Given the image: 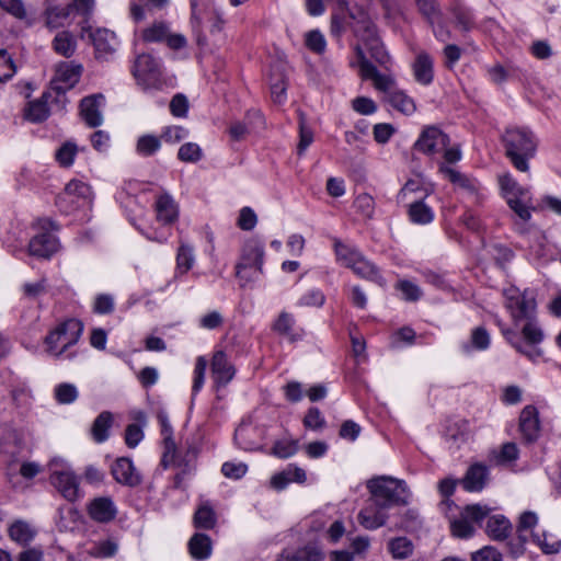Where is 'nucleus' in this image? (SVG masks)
Wrapping results in <instances>:
<instances>
[{
    "instance_id": "3",
    "label": "nucleus",
    "mask_w": 561,
    "mask_h": 561,
    "mask_svg": "<svg viewBox=\"0 0 561 561\" xmlns=\"http://www.w3.org/2000/svg\"><path fill=\"white\" fill-rule=\"evenodd\" d=\"M82 331L83 323L78 318H67L45 337L48 354L61 358L78 342Z\"/></svg>"
},
{
    "instance_id": "29",
    "label": "nucleus",
    "mask_w": 561,
    "mask_h": 561,
    "mask_svg": "<svg viewBox=\"0 0 561 561\" xmlns=\"http://www.w3.org/2000/svg\"><path fill=\"white\" fill-rule=\"evenodd\" d=\"M414 76L417 82L430 84L433 80V61L426 54H420L413 65Z\"/></svg>"
},
{
    "instance_id": "16",
    "label": "nucleus",
    "mask_w": 561,
    "mask_h": 561,
    "mask_svg": "<svg viewBox=\"0 0 561 561\" xmlns=\"http://www.w3.org/2000/svg\"><path fill=\"white\" fill-rule=\"evenodd\" d=\"M264 260V247L255 239L248 240L241 250L240 260L237 264L248 267L262 268Z\"/></svg>"
},
{
    "instance_id": "54",
    "label": "nucleus",
    "mask_w": 561,
    "mask_h": 561,
    "mask_svg": "<svg viewBox=\"0 0 561 561\" xmlns=\"http://www.w3.org/2000/svg\"><path fill=\"white\" fill-rule=\"evenodd\" d=\"M298 450L297 442L279 440L273 446L272 454L278 458H288Z\"/></svg>"
},
{
    "instance_id": "45",
    "label": "nucleus",
    "mask_w": 561,
    "mask_h": 561,
    "mask_svg": "<svg viewBox=\"0 0 561 561\" xmlns=\"http://www.w3.org/2000/svg\"><path fill=\"white\" fill-rule=\"evenodd\" d=\"M365 46L367 47L371 58L375 59L376 62L383 67L388 66V64L390 62V56L385 50V47L378 37L366 43Z\"/></svg>"
},
{
    "instance_id": "46",
    "label": "nucleus",
    "mask_w": 561,
    "mask_h": 561,
    "mask_svg": "<svg viewBox=\"0 0 561 561\" xmlns=\"http://www.w3.org/2000/svg\"><path fill=\"white\" fill-rule=\"evenodd\" d=\"M534 541L540 547L543 553H558L561 548V541L554 538H548L546 533L533 534Z\"/></svg>"
},
{
    "instance_id": "59",
    "label": "nucleus",
    "mask_w": 561,
    "mask_h": 561,
    "mask_svg": "<svg viewBox=\"0 0 561 561\" xmlns=\"http://www.w3.org/2000/svg\"><path fill=\"white\" fill-rule=\"evenodd\" d=\"M352 107L354 111L362 115H370L376 112V103L366 96H357L352 101Z\"/></svg>"
},
{
    "instance_id": "28",
    "label": "nucleus",
    "mask_w": 561,
    "mask_h": 561,
    "mask_svg": "<svg viewBox=\"0 0 561 561\" xmlns=\"http://www.w3.org/2000/svg\"><path fill=\"white\" fill-rule=\"evenodd\" d=\"M193 524L198 529H213L217 524V516L208 503H203L193 516Z\"/></svg>"
},
{
    "instance_id": "14",
    "label": "nucleus",
    "mask_w": 561,
    "mask_h": 561,
    "mask_svg": "<svg viewBox=\"0 0 561 561\" xmlns=\"http://www.w3.org/2000/svg\"><path fill=\"white\" fill-rule=\"evenodd\" d=\"M537 515L534 512H524L517 526V538L510 542L511 552L520 556L525 551V543L528 541L526 533L537 524Z\"/></svg>"
},
{
    "instance_id": "6",
    "label": "nucleus",
    "mask_w": 561,
    "mask_h": 561,
    "mask_svg": "<svg viewBox=\"0 0 561 561\" xmlns=\"http://www.w3.org/2000/svg\"><path fill=\"white\" fill-rule=\"evenodd\" d=\"M134 76L144 88L156 87L161 77L160 65L151 55L141 54L136 58Z\"/></svg>"
},
{
    "instance_id": "13",
    "label": "nucleus",
    "mask_w": 561,
    "mask_h": 561,
    "mask_svg": "<svg viewBox=\"0 0 561 561\" xmlns=\"http://www.w3.org/2000/svg\"><path fill=\"white\" fill-rule=\"evenodd\" d=\"M103 101V94H93L81 100L80 114L89 127L94 128L102 124L103 117L100 107Z\"/></svg>"
},
{
    "instance_id": "63",
    "label": "nucleus",
    "mask_w": 561,
    "mask_h": 561,
    "mask_svg": "<svg viewBox=\"0 0 561 561\" xmlns=\"http://www.w3.org/2000/svg\"><path fill=\"white\" fill-rule=\"evenodd\" d=\"M523 336L528 344L536 345L542 341L543 333L540 328H538L533 322H527L522 330Z\"/></svg>"
},
{
    "instance_id": "1",
    "label": "nucleus",
    "mask_w": 561,
    "mask_h": 561,
    "mask_svg": "<svg viewBox=\"0 0 561 561\" xmlns=\"http://www.w3.org/2000/svg\"><path fill=\"white\" fill-rule=\"evenodd\" d=\"M505 154L520 172L529 170L528 160L535 157L537 141L527 128H508L503 135Z\"/></svg>"
},
{
    "instance_id": "35",
    "label": "nucleus",
    "mask_w": 561,
    "mask_h": 561,
    "mask_svg": "<svg viewBox=\"0 0 561 561\" xmlns=\"http://www.w3.org/2000/svg\"><path fill=\"white\" fill-rule=\"evenodd\" d=\"M439 171L455 185L467 191L469 193H473L476 191L474 182L469 179L467 175L460 173L459 171L446 167L444 164L440 165Z\"/></svg>"
},
{
    "instance_id": "8",
    "label": "nucleus",
    "mask_w": 561,
    "mask_h": 561,
    "mask_svg": "<svg viewBox=\"0 0 561 561\" xmlns=\"http://www.w3.org/2000/svg\"><path fill=\"white\" fill-rule=\"evenodd\" d=\"M505 306L513 316H529L536 310V300L528 293H520L516 287L504 290Z\"/></svg>"
},
{
    "instance_id": "27",
    "label": "nucleus",
    "mask_w": 561,
    "mask_h": 561,
    "mask_svg": "<svg viewBox=\"0 0 561 561\" xmlns=\"http://www.w3.org/2000/svg\"><path fill=\"white\" fill-rule=\"evenodd\" d=\"M36 536V529L24 520H15L9 527V537L21 546L28 545Z\"/></svg>"
},
{
    "instance_id": "22",
    "label": "nucleus",
    "mask_w": 561,
    "mask_h": 561,
    "mask_svg": "<svg viewBox=\"0 0 561 561\" xmlns=\"http://www.w3.org/2000/svg\"><path fill=\"white\" fill-rule=\"evenodd\" d=\"M81 71V65L61 64L57 70V78L58 81L65 83L66 87L56 84L53 87V89L60 93L65 92L67 89L72 88L79 81Z\"/></svg>"
},
{
    "instance_id": "53",
    "label": "nucleus",
    "mask_w": 561,
    "mask_h": 561,
    "mask_svg": "<svg viewBox=\"0 0 561 561\" xmlns=\"http://www.w3.org/2000/svg\"><path fill=\"white\" fill-rule=\"evenodd\" d=\"M306 46L317 54H322L325 50L324 36L317 30L310 31L306 34Z\"/></svg>"
},
{
    "instance_id": "36",
    "label": "nucleus",
    "mask_w": 561,
    "mask_h": 561,
    "mask_svg": "<svg viewBox=\"0 0 561 561\" xmlns=\"http://www.w3.org/2000/svg\"><path fill=\"white\" fill-rule=\"evenodd\" d=\"M161 148V139L154 135L146 134L136 141V152L141 157H151Z\"/></svg>"
},
{
    "instance_id": "31",
    "label": "nucleus",
    "mask_w": 561,
    "mask_h": 561,
    "mask_svg": "<svg viewBox=\"0 0 561 561\" xmlns=\"http://www.w3.org/2000/svg\"><path fill=\"white\" fill-rule=\"evenodd\" d=\"M445 438L459 447L468 438V423L465 420L449 422L445 428Z\"/></svg>"
},
{
    "instance_id": "24",
    "label": "nucleus",
    "mask_w": 561,
    "mask_h": 561,
    "mask_svg": "<svg viewBox=\"0 0 561 561\" xmlns=\"http://www.w3.org/2000/svg\"><path fill=\"white\" fill-rule=\"evenodd\" d=\"M486 476V467L481 463H476L468 469L462 480V485L470 492L480 491L485 484Z\"/></svg>"
},
{
    "instance_id": "25",
    "label": "nucleus",
    "mask_w": 561,
    "mask_h": 561,
    "mask_svg": "<svg viewBox=\"0 0 561 561\" xmlns=\"http://www.w3.org/2000/svg\"><path fill=\"white\" fill-rule=\"evenodd\" d=\"M88 33L89 38L92 41L98 53H110L113 50L111 41L114 39L115 35L113 32L106 28H98L92 31L90 26H82V35Z\"/></svg>"
},
{
    "instance_id": "20",
    "label": "nucleus",
    "mask_w": 561,
    "mask_h": 561,
    "mask_svg": "<svg viewBox=\"0 0 561 561\" xmlns=\"http://www.w3.org/2000/svg\"><path fill=\"white\" fill-rule=\"evenodd\" d=\"M387 508H379L373 503L358 513L357 519L366 529H377L383 526L388 519V515L385 512Z\"/></svg>"
},
{
    "instance_id": "5",
    "label": "nucleus",
    "mask_w": 561,
    "mask_h": 561,
    "mask_svg": "<svg viewBox=\"0 0 561 561\" xmlns=\"http://www.w3.org/2000/svg\"><path fill=\"white\" fill-rule=\"evenodd\" d=\"M490 508L480 504L467 505L459 517L450 523L453 536L457 538H469L474 534V525H481V522L488 517Z\"/></svg>"
},
{
    "instance_id": "41",
    "label": "nucleus",
    "mask_w": 561,
    "mask_h": 561,
    "mask_svg": "<svg viewBox=\"0 0 561 561\" xmlns=\"http://www.w3.org/2000/svg\"><path fill=\"white\" fill-rule=\"evenodd\" d=\"M409 216L413 222L428 224L433 220V213L431 208L422 201H416L410 205Z\"/></svg>"
},
{
    "instance_id": "40",
    "label": "nucleus",
    "mask_w": 561,
    "mask_h": 561,
    "mask_svg": "<svg viewBox=\"0 0 561 561\" xmlns=\"http://www.w3.org/2000/svg\"><path fill=\"white\" fill-rule=\"evenodd\" d=\"M253 433H256L254 427L241 424L234 432L236 444L244 450H253L259 447L257 443L251 439Z\"/></svg>"
},
{
    "instance_id": "50",
    "label": "nucleus",
    "mask_w": 561,
    "mask_h": 561,
    "mask_svg": "<svg viewBox=\"0 0 561 561\" xmlns=\"http://www.w3.org/2000/svg\"><path fill=\"white\" fill-rule=\"evenodd\" d=\"M55 397L59 403L68 404L77 399L78 391L72 383H60L55 389Z\"/></svg>"
},
{
    "instance_id": "2",
    "label": "nucleus",
    "mask_w": 561,
    "mask_h": 561,
    "mask_svg": "<svg viewBox=\"0 0 561 561\" xmlns=\"http://www.w3.org/2000/svg\"><path fill=\"white\" fill-rule=\"evenodd\" d=\"M367 489L370 501L379 508L408 504L409 491L403 480L389 476L375 477L367 481Z\"/></svg>"
},
{
    "instance_id": "58",
    "label": "nucleus",
    "mask_w": 561,
    "mask_h": 561,
    "mask_svg": "<svg viewBox=\"0 0 561 561\" xmlns=\"http://www.w3.org/2000/svg\"><path fill=\"white\" fill-rule=\"evenodd\" d=\"M0 7L16 19L26 18V10L22 0H0Z\"/></svg>"
},
{
    "instance_id": "30",
    "label": "nucleus",
    "mask_w": 561,
    "mask_h": 561,
    "mask_svg": "<svg viewBox=\"0 0 561 561\" xmlns=\"http://www.w3.org/2000/svg\"><path fill=\"white\" fill-rule=\"evenodd\" d=\"M413 542L407 537L392 538L388 542V551L393 559L404 560L412 556Z\"/></svg>"
},
{
    "instance_id": "57",
    "label": "nucleus",
    "mask_w": 561,
    "mask_h": 561,
    "mask_svg": "<svg viewBox=\"0 0 561 561\" xmlns=\"http://www.w3.org/2000/svg\"><path fill=\"white\" fill-rule=\"evenodd\" d=\"M186 135L187 130L182 126H168L163 129L159 138L165 142L175 144L184 139Z\"/></svg>"
},
{
    "instance_id": "42",
    "label": "nucleus",
    "mask_w": 561,
    "mask_h": 561,
    "mask_svg": "<svg viewBox=\"0 0 561 561\" xmlns=\"http://www.w3.org/2000/svg\"><path fill=\"white\" fill-rule=\"evenodd\" d=\"M396 289L407 301H417L422 297V289L409 279H400L396 284Z\"/></svg>"
},
{
    "instance_id": "17",
    "label": "nucleus",
    "mask_w": 561,
    "mask_h": 561,
    "mask_svg": "<svg viewBox=\"0 0 561 561\" xmlns=\"http://www.w3.org/2000/svg\"><path fill=\"white\" fill-rule=\"evenodd\" d=\"M89 515L99 523H107L115 518L117 510L110 497L101 496L94 499L88 507Z\"/></svg>"
},
{
    "instance_id": "43",
    "label": "nucleus",
    "mask_w": 561,
    "mask_h": 561,
    "mask_svg": "<svg viewBox=\"0 0 561 561\" xmlns=\"http://www.w3.org/2000/svg\"><path fill=\"white\" fill-rule=\"evenodd\" d=\"M312 141L313 133L306 125L305 114L302 112H299V142L297 146V153L301 156L306 151V149L312 144Z\"/></svg>"
},
{
    "instance_id": "62",
    "label": "nucleus",
    "mask_w": 561,
    "mask_h": 561,
    "mask_svg": "<svg viewBox=\"0 0 561 561\" xmlns=\"http://www.w3.org/2000/svg\"><path fill=\"white\" fill-rule=\"evenodd\" d=\"M324 302L323 294L318 289H308L299 299V305L305 307H320Z\"/></svg>"
},
{
    "instance_id": "33",
    "label": "nucleus",
    "mask_w": 561,
    "mask_h": 561,
    "mask_svg": "<svg viewBox=\"0 0 561 561\" xmlns=\"http://www.w3.org/2000/svg\"><path fill=\"white\" fill-rule=\"evenodd\" d=\"M112 425V414L107 411H104L98 415V417L94 420L92 427H91V434L93 439L96 443H103L108 437V428Z\"/></svg>"
},
{
    "instance_id": "47",
    "label": "nucleus",
    "mask_w": 561,
    "mask_h": 561,
    "mask_svg": "<svg viewBox=\"0 0 561 561\" xmlns=\"http://www.w3.org/2000/svg\"><path fill=\"white\" fill-rule=\"evenodd\" d=\"M194 263L193 249L188 245L182 244L179 248L176 255V268L182 273H186Z\"/></svg>"
},
{
    "instance_id": "12",
    "label": "nucleus",
    "mask_w": 561,
    "mask_h": 561,
    "mask_svg": "<svg viewBox=\"0 0 561 561\" xmlns=\"http://www.w3.org/2000/svg\"><path fill=\"white\" fill-rule=\"evenodd\" d=\"M58 240L48 231L34 236L28 244V253L41 259H48L58 250Z\"/></svg>"
},
{
    "instance_id": "61",
    "label": "nucleus",
    "mask_w": 561,
    "mask_h": 561,
    "mask_svg": "<svg viewBox=\"0 0 561 561\" xmlns=\"http://www.w3.org/2000/svg\"><path fill=\"white\" fill-rule=\"evenodd\" d=\"M188 110V101L184 94H175L170 102V111L176 117H185Z\"/></svg>"
},
{
    "instance_id": "34",
    "label": "nucleus",
    "mask_w": 561,
    "mask_h": 561,
    "mask_svg": "<svg viewBox=\"0 0 561 561\" xmlns=\"http://www.w3.org/2000/svg\"><path fill=\"white\" fill-rule=\"evenodd\" d=\"M53 48L57 54L69 58L76 50V41L69 32L62 31L55 36Z\"/></svg>"
},
{
    "instance_id": "15",
    "label": "nucleus",
    "mask_w": 561,
    "mask_h": 561,
    "mask_svg": "<svg viewBox=\"0 0 561 561\" xmlns=\"http://www.w3.org/2000/svg\"><path fill=\"white\" fill-rule=\"evenodd\" d=\"M519 430L527 443H533L539 435L538 411L533 405L523 409L519 416Z\"/></svg>"
},
{
    "instance_id": "64",
    "label": "nucleus",
    "mask_w": 561,
    "mask_h": 561,
    "mask_svg": "<svg viewBox=\"0 0 561 561\" xmlns=\"http://www.w3.org/2000/svg\"><path fill=\"white\" fill-rule=\"evenodd\" d=\"M472 561H502V554L491 546H485L482 549L471 554Z\"/></svg>"
},
{
    "instance_id": "7",
    "label": "nucleus",
    "mask_w": 561,
    "mask_h": 561,
    "mask_svg": "<svg viewBox=\"0 0 561 561\" xmlns=\"http://www.w3.org/2000/svg\"><path fill=\"white\" fill-rule=\"evenodd\" d=\"M449 145V137L435 126L426 127L414 144L423 153L433 154L443 151Z\"/></svg>"
},
{
    "instance_id": "38",
    "label": "nucleus",
    "mask_w": 561,
    "mask_h": 561,
    "mask_svg": "<svg viewBox=\"0 0 561 561\" xmlns=\"http://www.w3.org/2000/svg\"><path fill=\"white\" fill-rule=\"evenodd\" d=\"M388 102L392 107L402 112L403 114L410 115L415 112V104L411 98H409L402 91H390L387 95Z\"/></svg>"
},
{
    "instance_id": "44",
    "label": "nucleus",
    "mask_w": 561,
    "mask_h": 561,
    "mask_svg": "<svg viewBox=\"0 0 561 561\" xmlns=\"http://www.w3.org/2000/svg\"><path fill=\"white\" fill-rule=\"evenodd\" d=\"M78 152V147L72 141H66L55 154L56 160L61 167H70L73 163L75 157Z\"/></svg>"
},
{
    "instance_id": "56",
    "label": "nucleus",
    "mask_w": 561,
    "mask_h": 561,
    "mask_svg": "<svg viewBox=\"0 0 561 561\" xmlns=\"http://www.w3.org/2000/svg\"><path fill=\"white\" fill-rule=\"evenodd\" d=\"M117 543L112 540L98 542L92 549V556L98 558H111L117 552Z\"/></svg>"
},
{
    "instance_id": "60",
    "label": "nucleus",
    "mask_w": 561,
    "mask_h": 561,
    "mask_svg": "<svg viewBox=\"0 0 561 561\" xmlns=\"http://www.w3.org/2000/svg\"><path fill=\"white\" fill-rule=\"evenodd\" d=\"M257 222V217L253 209L250 207H243L240 210L239 218H238V226L242 230H252Z\"/></svg>"
},
{
    "instance_id": "52",
    "label": "nucleus",
    "mask_w": 561,
    "mask_h": 561,
    "mask_svg": "<svg viewBox=\"0 0 561 561\" xmlns=\"http://www.w3.org/2000/svg\"><path fill=\"white\" fill-rule=\"evenodd\" d=\"M178 157L184 162H196L202 158V150L197 144L186 142L180 147Z\"/></svg>"
},
{
    "instance_id": "48",
    "label": "nucleus",
    "mask_w": 561,
    "mask_h": 561,
    "mask_svg": "<svg viewBox=\"0 0 561 561\" xmlns=\"http://www.w3.org/2000/svg\"><path fill=\"white\" fill-rule=\"evenodd\" d=\"M168 26L163 22L153 23L142 32V39L145 42H160L167 38Z\"/></svg>"
},
{
    "instance_id": "23",
    "label": "nucleus",
    "mask_w": 561,
    "mask_h": 561,
    "mask_svg": "<svg viewBox=\"0 0 561 561\" xmlns=\"http://www.w3.org/2000/svg\"><path fill=\"white\" fill-rule=\"evenodd\" d=\"M485 531L493 540H505L512 531V524L503 515H493L486 522Z\"/></svg>"
},
{
    "instance_id": "55",
    "label": "nucleus",
    "mask_w": 561,
    "mask_h": 561,
    "mask_svg": "<svg viewBox=\"0 0 561 561\" xmlns=\"http://www.w3.org/2000/svg\"><path fill=\"white\" fill-rule=\"evenodd\" d=\"M492 454L497 463H504L515 460L518 456V449L514 443H505L500 451H493Z\"/></svg>"
},
{
    "instance_id": "18",
    "label": "nucleus",
    "mask_w": 561,
    "mask_h": 561,
    "mask_svg": "<svg viewBox=\"0 0 561 561\" xmlns=\"http://www.w3.org/2000/svg\"><path fill=\"white\" fill-rule=\"evenodd\" d=\"M187 548L194 560L203 561L211 556L213 540L206 534L195 533L188 540Z\"/></svg>"
},
{
    "instance_id": "9",
    "label": "nucleus",
    "mask_w": 561,
    "mask_h": 561,
    "mask_svg": "<svg viewBox=\"0 0 561 561\" xmlns=\"http://www.w3.org/2000/svg\"><path fill=\"white\" fill-rule=\"evenodd\" d=\"M357 57L359 59V71L363 79H370L377 90L382 92H390L394 84L391 76L381 75L377 68L366 58L362 47L356 46Z\"/></svg>"
},
{
    "instance_id": "11",
    "label": "nucleus",
    "mask_w": 561,
    "mask_h": 561,
    "mask_svg": "<svg viewBox=\"0 0 561 561\" xmlns=\"http://www.w3.org/2000/svg\"><path fill=\"white\" fill-rule=\"evenodd\" d=\"M111 472L116 482L127 486H137L141 482L140 474L136 471L131 460L126 457L116 459L112 465Z\"/></svg>"
},
{
    "instance_id": "32",
    "label": "nucleus",
    "mask_w": 561,
    "mask_h": 561,
    "mask_svg": "<svg viewBox=\"0 0 561 561\" xmlns=\"http://www.w3.org/2000/svg\"><path fill=\"white\" fill-rule=\"evenodd\" d=\"M157 218L164 224H171L178 216L176 206L169 195H161L156 203Z\"/></svg>"
},
{
    "instance_id": "26",
    "label": "nucleus",
    "mask_w": 561,
    "mask_h": 561,
    "mask_svg": "<svg viewBox=\"0 0 561 561\" xmlns=\"http://www.w3.org/2000/svg\"><path fill=\"white\" fill-rule=\"evenodd\" d=\"M322 550L313 543H308L294 552L282 554L280 561H322Z\"/></svg>"
},
{
    "instance_id": "37",
    "label": "nucleus",
    "mask_w": 561,
    "mask_h": 561,
    "mask_svg": "<svg viewBox=\"0 0 561 561\" xmlns=\"http://www.w3.org/2000/svg\"><path fill=\"white\" fill-rule=\"evenodd\" d=\"M47 93H44L39 100L31 102L25 111V117L30 122L39 123L48 117V107L46 104Z\"/></svg>"
},
{
    "instance_id": "21",
    "label": "nucleus",
    "mask_w": 561,
    "mask_h": 561,
    "mask_svg": "<svg viewBox=\"0 0 561 561\" xmlns=\"http://www.w3.org/2000/svg\"><path fill=\"white\" fill-rule=\"evenodd\" d=\"M347 267L363 278L374 280L381 286L385 284V280L379 274L377 267L371 262L366 260L360 253L356 259H354V261H352V263H350Z\"/></svg>"
},
{
    "instance_id": "49",
    "label": "nucleus",
    "mask_w": 561,
    "mask_h": 561,
    "mask_svg": "<svg viewBox=\"0 0 561 561\" xmlns=\"http://www.w3.org/2000/svg\"><path fill=\"white\" fill-rule=\"evenodd\" d=\"M500 185L506 198L524 196L527 193V190L520 187L510 174H504L500 178Z\"/></svg>"
},
{
    "instance_id": "10",
    "label": "nucleus",
    "mask_w": 561,
    "mask_h": 561,
    "mask_svg": "<svg viewBox=\"0 0 561 561\" xmlns=\"http://www.w3.org/2000/svg\"><path fill=\"white\" fill-rule=\"evenodd\" d=\"M211 376L218 387L228 385L236 375L233 365L228 360L225 352L214 353L210 364Z\"/></svg>"
},
{
    "instance_id": "4",
    "label": "nucleus",
    "mask_w": 561,
    "mask_h": 561,
    "mask_svg": "<svg viewBox=\"0 0 561 561\" xmlns=\"http://www.w3.org/2000/svg\"><path fill=\"white\" fill-rule=\"evenodd\" d=\"M58 461L53 460L49 463L51 485L68 502H75L80 497L79 477L70 468H57Z\"/></svg>"
},
{
    "instance_id": "39",
    "label": "nucleus",
    "mask_w": 561,
    "mask_h": 561,
    "mask_svg": "<svg viewBox=\"0 0 561 561\" xmlns=\"http://www.w3.org/2000/svg\"><path fill=\"white\" fill-rule=\"evenodd\" d=\"M72 10L69 7H51L45 12L46 25L50 28H58L65 25L66 20L71 14Z\"/></svg>"
},
{
    "instance_id": "19",
    "label": "nucleus",
    "mask_w": 561,
    "mask_h": 561,
    "mask_svg": "<svg viewBox=\"0 0 561 561\" xmlns=\"http://www.w3.org/2000/svg\"><path fill=\"white\" fill-rule=\"evenodd\" d=\"M350 16L354 20L352 25L354 34L364 42V44L377 38L376 26L369 19L367 13L360 11L358 15L350 13Z\"/></svg>"
},
{
    "instance_id": "51",
    "label": "nucleus",
    "mask_w": 561,
    "mask_h": 561,
    "mask_svg": "<svg viewBox=\"0 0 561 561\" xmlns=\"http://www.w3.org/2000/svg\"><path fill=\"white\" fill-rule=\"evenodd\" d=\"M420 13L431 23L440 15L437 0H415Z\"/></svg>"
}]
</instances>
